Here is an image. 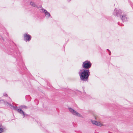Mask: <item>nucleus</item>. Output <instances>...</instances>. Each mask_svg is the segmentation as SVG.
<instances>
[{"label": "nucleus", "mask_w": 133, "mask_h": 133, "mask_svg": "<svg viewBox=\"0 0 133 133\" xmlns=\"http://www.w3.org/2000/svg\"><path fill=\"white\" fill-rule=\"evenodd\" d=\"M10 105L13 108V109L14 110H16L17 111L22 115L23 116V117L24 118L26 115H27L26 114H25L24 112L21 109H18V107L16 106H14L12 105H11L10 104Z\"/></svg>", "instance_id": "obj_3"}, {"label": "nucleus", "mask_w": 133, "mask_h": 133, "mask_svg": "<svg viewBox=\"0 0 133 133\" xmlns=\"http://www.w3.org/2000/svg\"><path fill=\"white\" fill-rule=\"evenodd\" d=\"M5 129L3 127L2 125L0 124V133H1L5 131Z\"/></svg>", "instance_id": "obj_9"}, {"label": "nucleus", "mask_w": 133, "mask_h": 133, "mask_svg": "<svg viewBox=\"0 0 133 133\" xmlns=\"http://www.w3.org/2000/svg\"><path fill=\"white\" fill-rule=\"evenodd\" d=\"M40 11L44 14L45 16L47 18H49L51 17L50 13L46 10L42 8L40 9Z\"/></svg>", "instance_id": "obj_4"}, {"label": "nucleus", "mask_w": 133, "mask_h": 133, "mask_svg": "<svg viewBox=\"0 0 133 133\" xmlns=\"http://www.w3.org/2000/svg\"><path fill=\"white\" fill-rule=\"evenodd\" d=\"M81 79L83 81H85L88 79L90 75V72L89 70L83 69L81 70L79 72Z\"/></svg>", "instance_id": "obj_1"}, {"label": "nucleus", "mask_w": 133, "mask_h": 133, "mask_svg": "<svg viewBox=\"0 0 133 133\" xmlns=\"http://www.w3.org/2000/svg\"><path fill=\"white\" fill-rule=\"evenodd\" d=\"M121 19L123 21H127V17L125 15H123L122 16Z\"/></svg>", "instance_id": "obj_10"}, {"label": "nucleus", "mask_w": 133, "mask_h": 133, "mask_svg": "<svg viewBox=\"0 0 133 133\" xmlns=\"http://www.w3.org/2000/svg\"><path fill=\"white\" fill-rule=\"evenodd\" d=\"M91 65V64L89 61H86L83 63L82 66L84 68L89 69L90 68Z\"/></svg>", "instance_id": "obj_5"}, {"label": "nucleus", "mask_w": 133, "mask_h": 133, "mask_svg": "<svg viewBox=\"0 0 133 133\" xmlns=\"http://www.w3.org/2000/svg\"><path fill=\"white\" fill-rule=\"evenodd\" d=\"M95 119H96V118H95Z\"/></svg>", "instance_id": "obj_16"}, {"label": "nucleus", "mask_w": 133, "mask_h": 133, "mask_svg": "<svg viewBox=\"0 0 133 133\" xmlns=\"http://www.w3.org/2000/svg\"><path fill=\"white\" fill-rule=\"evenodd\" d=\"M68 1H70L71 0H68Z\"/></svg>", "instance_id": "obj_14"}, {"label": "nucleus", "mask_w": 133, "mask_h": 133, "mask_svg": "<svg viewBox=\"0 0 133 133\" xmlns=\"http://www.w3.org/2000/svg\"><path fill=\"white\" fill-rule=\"evenodd\" d=\"M122 13V11L121 10L115 9L114 12V14L115 16H119Z\"/></svg>", "instance_id": "obj_6"}, {"label": "nucleus", "mask_w": 133, "mask_h": 133, "mask_svg": "<svg viewBox=\"0 0 133 133\" xmlns=\"http://www.w3.org/2000/svg\"><path fill=\"white\" fill-rule=\"evenodd\" d=\"M20 107L22 108V109H23L24 108V109H27V107L24 106V105H23V106H21Z\"/></svg>", "instance_id": "obj_12"}, {"label": "nucleus", "mask_w": 133, "mask_h": 133, "mask_svg": "<svg viewBox=\"0 0 133 133\" xmlns=\"http://www.w3.org/2000/svg\"><path fill=\"white\" fill-rule=\"evenodd\" d=\"M108 51H109V50L108 49Z\"/></svg>", "instance_id": "obj_15"}, {"label": "nucleus", "mask_w": 133, "mask_h": 133, "mask_svg": "<svg viewBox=\"0 0 133 133\" xmlns=\"http://www.w3.org/2000/svg\"><path fill=\"white\" fill-rule=\"evenodd\" d=\"M68 109L70 112L73 115L77 117L82 118L83 117L81 115L73 109L71 108H68Z\"/></svg>", "instance_id": "obj_2"}, {"label": "nucleus", "mask_w": 133, "mask_h": 133, "mask_svg": "<svg viewBox=\"0 0 133 133\" xmlns=\"http://www.w3.org/2000/svg\"><path fill=\"white\" fill-rule=\"evenodd\" d=\"M91 122L93 124L98 126L101 127L102 125H103L100 122H98L96 121L93 120H91Z\"/></svg>", "instance_id": "obj_8"}, {"label": "nucleus", "mask_w": 133, "mask_h": 133, "mask_svg": "<svg viewBox=\"0 0 133 133\" xmlns=\"http://www.w3.org/2000/svg\"><path fill=\"white\" fill-rule=\"evenodd\" d=\"M30 4L31 5L33 6L34 7H35L36 6V5L33 2H31L30 3Z\"/></svg>", "instance_id": "obj_11"}, {"label": "nucleus", "mask_w": 133, "mask_h": 133, "mask_svg": "<svg viewBox=\"0 0 133 133\" xmlns=\"http://www.w3.org/2000/svg\"><path fill=\"white\" fill-rule=\"evenodd\" d=\"M4 95L5 96H7V94H4Z\"/></svg>", "instance_id": "obj_13"}, {"label": "nucleus", "mask_w": 133, "mask_h": 133, "mask_svg": "<svg viewBox=\"0 0 133 133\" xmlns=\"http://www.w3.org/2000/svg\"><path fill=\"white\" fill-rule=\"evenodd\" d=\"M24 39L26 42L29 41L31 39V36L27 34H25L24 35Z\"/></svg>", "instance_id": "obj_7"}]
</instances>
